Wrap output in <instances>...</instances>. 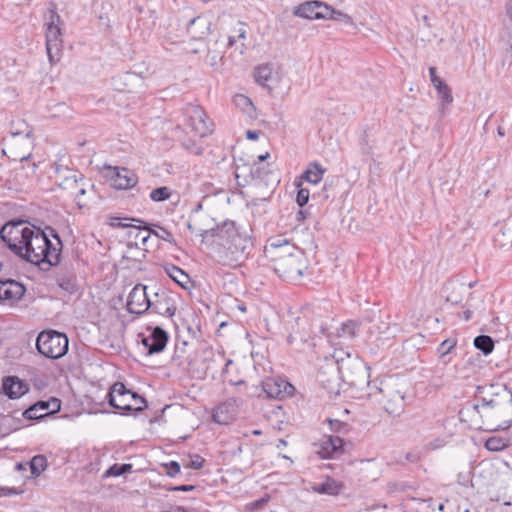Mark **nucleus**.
I'll use <instances>...</instances> for the list:
<instances>
[{
  "label": "nucleus",
  "mask_w": 512,
  "mask_h": 512,
  "mask_svg": "<svg viewBox=\"0 0 512 512\" xmlns=\"http://www.w3.org/2000/svg\"><path fill=\"white\" fill-rule=\"evenodd\" d=\"M56 243L40 228L29 226L22 221L6 223L0 229V238L15 254L28 262L40 266L57 265L62 243L57 234L50 230Z\"/></svg>",
  "instance_id": "nucleus-1"
},
{
  "label": "nucleus",
  "mask_w": 512,
  "mask_h": 512,
  "mask_svg": "<svg viewBox=\"0 0 512 512\" xmlns=\"http://www.w3.org/2000/svg\"><path fill=\"white\" fill-rule=\"evenodd\" d=\"M202 242L209 243L215 260L230 268L241 266L253 246L251 237L234 221H225L211 229L200 230Z\"/></svg>",
  "instance_id": "nucleus-2"
},
{
  "label": "nucleus",
  "mask_w": 512,
  "mask_h": 512,
  "mask_svg": "<svg viewBox=\"0 0 512 512\" xmlns=\"http://www.w3.org/2000/svg\"><path fill=\"white\" fill-rule=\"evenodd\" d=\"M460 415L476 429L505 430L512 423V393L504 390V394L490 400L483 398L481 403L466 405Z\"/></svg>",
  "instance_id": "nucleus-3"
},
{
  "label": "nucleus",
  "mask_w": 512,
  "mask_h": 512,
  "mask_svg": "<svg viewBox=\"0 0 512 512\" xmlns=\"http://www.w3.org/2000/svg\"><path fill=\"white\" fill-rule=\"evenodd\" d=\"M369 396L381 395L378 399L384 410L393 416H399L405 407V391L403 385L398 379L389 378L381 381L380 386L376 383H369Z\"/></svg>",
  "instance_id": "nucleus-4"
},
{
  "label": "nucleus",
  "mask_w": 512,
  "mask_h": 512,
  "mask_svg": "<svg viewBox=\"0 0 512 512\" xmlns=\"http://www.w3.org/2000/svg\"><path fill=\"white\" fill-rule=\"evenodd\" d=\"M110 406L122 415L129 412H141L147 408L145 398L129 390L122 382H116L107 394Z\"/></svg>",
  "instance_id": "nucleus-5"
},
{
  "label": "nucleus",
  "mask_w": 512,
  "mask_h": 512,
  "mask_svg": "<svg viewBox=\"0 0 512 512\" xmlns=\"http://www.w3.org/2000/svg\"><path fill=\"white\" fill-rule=\"evenodd\" d=\"M68 337L55 330H44L39 333L36 339L38 352L49 359H60L68 351Z\"/></svg>",
  "instance_id": "nucleus-6"
},
{
  "label": "nucleus",
  "mask_w": 512,
  "mask_h": 512,
  "mask_svg": "<svg viewBox=\"0 0 512 512\" xmlns=\"http://www.w3.org/2000/svg\"><path fill=\"white\" fill-rule=\"evenodd\" d=\"M311 314L312 313L309 309H305L295 319V323L294 325H292L291 333L289 334L288 337L290 343H294L297 341L306 342L312 336L324 334V327L322 321L319 319L312 320Z\"/></svg>",
  "instance_id": "nucleus-7"
},
{
  "label": "nucleus",
  "mask_w": 512,
  "mask_h": 512,
  "mask_svg": "<svg viewBox=\"0 0 512 512\" xmlns=\"http://www.w3.org/2000/svg\"><path fill=\"white\" fill-rule=\"evenodd\" d=\"M293 392L294 387L287 380L272 377L264 380L260 386H251L248 394L250 397H261L265 394L267 398L282 399L291 396Z\"/></svg>",
  "instance_id": "nucleus-8"
},
{
  "label": "nucleus",
  "mask_w": 512,
  "mask_h": 512,
  "mask_svg": "<svg viewBox=\"0 0 512 512\" xmlns=\"http://www.w3.org/2000/svg\"><path fill=\"white\" fill-rule=\"evenodd\" d=\"M277 260L278 263L272 266L273 270L280 277L289 281H298L308 267L307 259L302 250L296 251V253L289 258H278Z\"/></svg>",
  "instance_id": "nucleus-9"
},
{
  "label": "nucleus",
  "mask_w": 512,
  "mask_h": 512,
  "mask_svg": "<svg viewBox=\"0 0 512 512\" xmlns=\"http://www.w3.org/2000/svg\"><path fill=\"white\" fill-rule=\"evenodd\" d=\"M168 340V333L159 326L147 327L145 332L138 334V342L143 345L147 355L161 353Z\"/></svg>",
  "instance_id": "nucleus-10"
},
{
  "label": "nucleus",
  "mask_w": 512,
  "mask_h": 512,
  "mask_svg": "<svg viewBox=\"0 0 512 512\" xmlns=\"http://www.w3.org/2000/svg\"><path fill=\"white\" fill-rule=\"evenodd\" d=\"M60 16L52 11L50 16V22L47 24L46 29V51L51 64L56 63L59 60L62 38L61 29L59 27Z\"/></svg>",
  "instance_id": "nucleus-11"
},
{
  "label": "nucleus",
  "mask_w": 512,
  "mask_h": 512,
  "mask_svg": "<svg viewBox=\"0 0 512 512\" xmlns=\"http://www.w3.org/2000/svg\"><path fill=\"white\" fill-rule=\"evenodd\" d=\"M296 251H301V249L281 236L271 238L264 249L265 256L269 259L272 266L278 263V258H289L294 255Z\"/></svg>",
  "instance_id": "nucleus-12"
},
{
  "label": "nucleus",
  "mask_w": 512,
  "mask_h": 512,
  "mask_svg": "<svg viewBox=\"0 0 512 512\" xmlns=\"http://www.w3.org/2000/svg\"><path fill=\"white\" fill-rule=\"evenodd\" d=\"M187 124L198 137L202 138L211 133V123L207 120L204 110L197 105L188 104L184 108Z\"/></svg>",
  "instance_id": "nucleus-13"
},
{
  "label": "nucleus",
  "mask_w": 512,
  "mask_h": 512,
  "mask_svg": "<svg viewBox=\"0 0 512 512\" xmlns=\"http://www.w3.org/2000/svg\"><path fill=\"white\" fill-rule=\"evenodd\" d=\"M255 82L260 86L273 90L282 80V74L274 64L264 63L254 68Z\"/></svg>",
  "instance_id": "nucleus-14"
},
{
  "label": "nucleus",
  "mask_w": 512,
  "mask_h": 512,
  "mask_svg": "<svg viewBox=\"0 0 512 512\" xmlns=\"http://www.w3.org/2000/svg\"><path fill=\"white\" fill-rule=\"evenodd\" d=\"M147 287L142 284L135 285L127 299V310L132 314H143L151 306V300L147 296Z\"/></svg>",
  "instance_id": "nucleus-15"
},
{
  "label": "nucleus",
  "mask_w": 512,
  "mask_h": 512,
  "mask_svg": "<svg viewBox=\"0 0 512 512\" xmlns=\"http://www.w3.org/2000/svg\"><path fill=\"white\" fill-rule=\"evenodd\" d=\"M329 11V5L321 1H307L294 8L293 14L297 17L310 20H325Z\"/></svg>",
  "instance_id": "nucleus-16"
},
{
  "label": "nucleus",
  "mask_w": 512,
  "mask_h": 512,
  "mask_svg": "<svg viewBox=\"0 0 512 512\" xmlns=\"http://www.w3.org/2000/svg\"><path fill=\"white\" fill-rule=\"evenodd\" d=\"M111 185L115 189L126 190L138 183L137 175L124 167H108Z\"/></svg>",
  "instance_id": "nucleus-17"
},
{
  "label": "nucleus",
  "mask_w": 512,
  "mask_h": 512,
  "mask_svg": "<svg viewBox=\"0 0 512 512\" xmlns=\"http://www.w3.org/2000/svg\"><path fill=\"white\" fill-rule=\"evenodd\" d=\"M240 405L241 401L234 397L220 403L213 410L212 418L214 422L223 425L231 423L235 419Z\"/></svg>",
  "instance_id": "nucleus-18"
},
{
  "label": "nucleus",
  "mask_w": 512,
  "mask_h": 512,
  "mask_svg": "<svg viewBox=\"0 0 512 512\" xmlns=\"http://www.w3.org/2000/svg\"><path fill=\"white\" fill-rule=\"evenodd\" d=\"M60 401L53 398L50 401H39L30 408L26 409L23 413L27 419H39L50 413L59 411Z\"/></svg>",
  "instance_id": "nucleus-19"
},
{
  "label": "nucleus",
  "mask_w": 512,
  "mask_h": 512,
  "mask_svg": "<svg viewBox=\"0 0 512 512\" xmlns=\"http://www.w3.org/2000/svg\"><path fill=\"white\" fill-rule=\"evenodd\" d=\"M318 446L317 453L321 458H334L341 454L343 440L339 436H324Z\"/></svg>",
  "instance_id": "nucleus-20"
},
{
  "label": "nucleus",
  "mask_w": 512,
  "mask_h": 512,
  "mask_svg": "<svg viewBox=\"0 0 512 512\" xmlns=\"http://www.w3.org/2000/svg\"><path fill=\"white\" fill-rule=\"evenodd\" d=\"M25 287L12 279L0 278V301H17L25 294Z\"/></svg>",
  "instance_id": "nucleus-21"
},
{
  "label": "nucleus",
  "mask_w": 512,
  "mask_h": 512,
  "mask_svg": "<svg viewBox=\"0 0 512 512\" xmlns=\"http://www.w3.org/2000/svg\"><path fill=\"white\" fill-rule=\"evenodd\" d=\"M2 389L11 399H18L29 391L28 385L17 376H8L3 379Z\"/></svg>",
  "instance_id": "nucleus-22"
},
{
  "label": "nucleus",
  "mask_w": 512,
  "mask_h": 512,
  "mask_svg": "<svg viewBox=\"0 0 512 512\" xmlns=\"http://www.w3.org/2000/svg\"><path fill=\"white\" fill-rule=\"evenodd\" d=\"M210 21L203 16H197L190 20L187 25V32L193 39H202L210 32Z\"/></svg>",
  "instance_id": "nucleus-23"
},
{
  "label": "nucleus",
  "mask_w": 512,
  "mask_h": 512,
  "mask_svg": "<svg viewBox=\"0 0 512 512\" xmlns=\"http://www.w3.org/2000/svg\"><path fill=\"white\" fill-rule=\"evenodd\" d=\"M445 298L447 302L458 304L462 301L466 292V285L458 280L448 281L444 286Z\"/></svg>",
  "instance_id": "nucleus-24"
},
{
  "label": "nucleus",
  "mask_w": 512,
  "mask_h": 512,
  "mask_svg": "<svg viewBox=\"0 0 512 512\" xmlns=\"http://www.w3.org/2000/svg\"><path fill=\"white\" fill-rule=\"evenodd\" d=\"M312 491L318 494H325L330 496H336L341 493L343 490V485L341 482L327 478L324 482L313 484L311 486Z\"/></svg>",
  "instance_id": "nucleus-25"
},
{
  "label": "nucleus",
  "mask_w": 512,
  "mask_h": 512,
  "mask_svg": "<svg viewBox=\"0 0 512 512\" xmlns=\"http://www.w3.org/2000/svg\"><path fill=\"white\" fill-rule=\"evenodd\" d=\"M166 274L183 289L192 287L190 276L181 268L175 265H167L164 268Z\"/></svg>",
  "instance_id": "nucleus-26"
},
{
  "label": "nucleus",
  "mask_w": 512,
  "mask_h": 512,
  "mask_svg": "<svg viewBox=\"0 0 512 512\" xmlns=\"http://www.w3.org/2000/svg\"><path fill=\"white\" fill-rule=\"evenodd\" d=\"M325 172L326 169L320 163L311 162L303 172L301 179L316 185L322 181Z\"/></svg>",
  "instance_id": "nucleus-27"
},
{
  "label": "nucleus",
  "mask_w": 512,
  "mask_h": 512,
  "mask_svg": "<svg viewBox=\"0 0 512 512\" xmlns=\"http://www.w3.org/2000/svg\"><path fill=\"white\" fill-rule=\"evenodd\" d=\"M150 308L157 314L172 317L175 314L176 307L171 304V299L168 296H161L154 302L151 301Z\"/></svg>",
  "instance_id": "nucleus-28"
},
{
  "label": "nucleus",
  "mask_w": 512,
  "mask_h": 512,
  "mask_svg": "<svg viewBox=\"0 0 512 512\" xmlns=\"http://www.w3.org/2000/svg\"><path fill=\"white\" fill-rule=\"evenodd\" d=\"M494 244L499 248H510L512 247V226L504 224L500 226L498 231L493 237Z\"/></svg>",
  "instance_id": "nucleus-29"
},
{
  "label": "nucleus",
  "mask_w": 512,
  "mask_h": 512,
  "mask_svg": "<svg viewBox=\"0 0 512 512\" xmlns=\"http://www.w3.org/2000/svg\"><path fill=\"white\" fill-rule=\"evenodd\" d=\"M359 324L356 321L348 320L337 329V336L344 340H352L358 335Z\"/></svg>",
  "instance_id": "nucleus-30"
},
{
  "label": "nucleus",
  "mask_w": 512,
  "mask_h": 512,
  "mask_svg": "<svg viewBox=\"0 0 512 512\" xmlns=\"http://www.w3.org/2000/svg\"><path fill=\"white\" fill-rule=\"evenodd\" d=\"M318 381L326 388H332V384L338 381L337 367L335 364L327 365L325 371L318 373Z\"/></svg>",
  "instance_id": "nucleus-31"
},
{
  "label": "nucleus",
  "mask_w": 512,
  "mask_h": 512,
  "mask_svg": "<svg viewBox=\"0 0 512 512\" xmlns=\"http://www.w3.org/2000/svg\"><path fill=\"white\" fill-rule=\"evenodd\" d=\"M67 175L64 176L63 181L59 184L63 189L74 190L78 188L79 183L84 180L81 173L77 171L66 170Z\"/></svg>",
  "instance_id": "nucleus-32"
},
{
  "label": "nucleus",
  "mask_w": 512,
  "mask_h": 512,
  "mask_svg": "<svg viewBox=\"0 0 512 512\" xmlns=\"http://www.w3.org/2000/svg\"><path fill=\"white\" fill-rule=\"evenodd\" d=\"M132 222L143 223V221L140 220V219L129 218V217H116V216H112V217H109L108 220H107V224L109 226L113 227V228H118V227H122V228H126V227L140 228V226L132 224Z\"/></svg>",
  "instance_id": "nucleus-33"
},
{
  "label": "nucleus",
  "mask_w": 512,
  "mask_h": 512,
  "mask_svg": "<svg viewBox=\"0 0 512 512\" xmlns=\"http://www.w3.org/2000/svg\"><path fill=\"white\" fill-rule=\"evenodd\" d=\"M325 20H334L347 26H355L352 17L340 10H336L329 6L327 18Z\"/></svg>",
  "instance_id": "nucleus-34"
},
{
  "label": "nucleus",
  "mask_w": 512,
  "mask_h": 512,
  "mask_svg": "<svg viewBox=\"0 0 512 512\" xmlns=\"http://www.w3.org/2000/svg\"><path fill=\"white\" fill-rule=\"evenodd\" d=\"M233 102L236 107L249 116H252L255 111L254 105L251 99L243 94H237L233 98Z\"/></svg>",
  "instance_id": "nucleus-35"
},
{
  "label": "nucleus",
  "mask_w": 512,
  "mask_h": 512,
  "mask_svg": "<svg viewBox=\"0 0 512 512\" xmlns=\"http://www.w3.org/2000/svg\"><path fill=\"white\" fill-rule=\"evenodd\" d=\"M474 346L485 355H488L494 349V342L488 335H479L474 339Z\"/></svg>",
  "instance_id": "nucleus-36"
},
{
  "label": "nucleus",
  "mask_w": 512,
  "mask_h": 512,
  "mask_svg": "<svg viewBox=\"0 0 512 512\" xmlns=\"http://www.w3.org/2000/svg\"><path fill=\"white\" fill-rule=\"evenodd\" d=\"M31 469V475L38 477L47 468V459L43 455L34 456L28 463Z\"/></svg>",
  "instance_id": "nucleus-37"
},
{
  "label": "nucleus",
  "mask_w": 512,
  "mask_h": 512,
  "mask_svg": "<svg viewBox=\"0 0 512 512\" xmlns=\"http://www.w3.org/2000/svg\"><path fill=\"white\" fill-rule=\"evenodd\" d=\"M437 90L438 97L442 100L443 104H451L453 102V96L449 86L443 81H436L433 85Z\"/></svg>",
  "instance_id": "nucleus-38"
},
{
  "label": "nucleus",
  "mask_w": 512,
  "mask_h": 512,
  "mask_svg": "<svg viewBox=\"0 0 512 512\" xmlns=\"http://www.w3.org/2000/svg\"><path fill=\"white\" fill-rule=\"evenodd\" d=\"M143 230L146 231V235L141 236V242L142 244H145L150 237L151 234H154L158 238L167 241L172 242L173 235L171 232H169L167 229L160 227L159 231H149L146 227H143Z\"/></svg>",
  "instance_id": "nucleus-39"
},
{
  "label": "nucleus",
  "mask_w": 512,
  "mask_h": 512,
  "mask_svg": "<svg viewBox=\"0 0 512 512\" xmlns=\"http://www.w3.org/2000/svg\"><path fill=\"white\" fill-rule=\"evenodd\" d=\"M170 196V189L166 186L156 188L150 192V199L154 202L165 201L169 199Z\"/></svg>",
  "instance_id": "nucleus-40"
},
{
  "label": "nucleus",
  "mask_w": 512,
  "mask_h": 512,
  "mask_svg": "<svg viewBox=\"0 0 512 512\" xmlns=\"http://www.w3.org/2000/svg\"><path fill=\"white\" fill-rule=\"evenodd\" d=\"M457 340L455 338H448L442 341L438 347V352L440 354V358H445L452 349L456 346Z\"/></svg>",
  "instance_id": "nucleus-41"
},
{
  "label": "nucleus",
  "mask_w": 512,
  "mask_h": 512,
  "mask_svg": "<svg viewBox=\"0 0 512 512\" xmlns=\"http://www.w3.org/2000/svg\"><path fill=\"white\" fill-rule=\"evenodd\" d=\"M250 173L253 179L265 182L268 181V177L270 174L265 170L264 166H261L260 164H254L253 167L251 168Z\"/></svg>",
  "instance_id": "nucleus-42"
},
{
  "label": "nucleus",
  "mask_w": 512,
  "mask_h": 512,
  "mask_svg": "<svg viewBox=\"0 0 512 512\" xmlns=\"http://www.w3.org/2000/svg\"><path fill=\"white\" fill-rule=\"evenodd\" d=\"M485 447L490 451H501L506 447V443L500 437H491L485 442Z\"/></svg>",
  "instance_id": "nucleus-43"
},
{
  "label": "nucleus",
  "mask_w": 512,
  "mask_h": 512,
  "mask_svg": "<svg viewBox=\"0 0 512 512\" xmlns=\"http://www.w3.org/2000/svg\"><path fill=\"white\" fill-rule=\"evenodd\" d=\"M298 188L296 202L300 207L305 206L309 201L310 192L308 189L302 188L300 182H295Z\"/></svg>",
  "instance_id": "nucleus-44"
},
{
  "label": "nucleus",
  "mask_w": 512,
  "mask_h": 512,
  "mask_svg": "<svg viewBox=\"0 0 512 512\" xmlns=\"http://www.w3.org/2000/svg\"><path fill=\"white\" fill-rule=\"evenodd\" d=\"M270 500L269 495H265L255 501H252L246 505V508L250 512H255L264 508Z\"/></svg>",
  "instance_id": "nucleus-45"
},
{
  "label": "nucleus",
  "mask_w": 512,
  "mask_h": 512,
  "mask_svg": "<svg viewBox=\"0 0 512 512\" xmlns=\"http://www.w3.org/2000/svg\"><path fill=\"white\" fill-rule=\"evenodd\" d=\"M182 145L186 150H188L192 154L200 155L202 153V147L195 140H183Z\"/></svg>",
  "instance_id": "nucleus-46"
},
{
  "label": "nucleus",
  "mask_w": 512,
  "mask_h": 512,
  "mask_svg": "<svg viewBox=\"0 0 512 512\" xmlns=\"http://www.w3.org/2000/svg\"><path fill=\"white\" fill-rule=\"evenodd\" d=\"M204 459L199 455L190 456V460L184 466L186 468L200 469L203 467Z\"/></svg>",
  "instance_id": "nucleus-47"
},
{
  "label": "nucleus",
  "mask_w": 512,
  "mask_h": 512,
  "mask_svg": "<svg viewBox=\"0 0 512 512\" xmlns=\"http://www.w3.org/2000/svg\"><path fill=\"white\" fill-rule=\"evenodd\" d=\"M166 474L170 477H175L180 473V464L177 461H171L165 464Z\"/></svg>",
  "instance_id": "nucleus-48"
},
{
  "label": "nucleus",
  "mask_w": 512,
  "mask_h": 512,
  "mask_svg": "<svg viewBox=\"0 0 512 512\" xmlns=\"http://www.w3.org/2000/svg\"><path fill=\"white\" fill-rule=\"evenodd\" d=\"M121 475H123V473L120 464H114L104 472L103 478L119 477Z\"/></svg>",
  "instance_id": "nucleus-49"
},
{
  "label": "nucleus",
  "mask_w": 512,
  "mask_h": 512,
  "mask_svg": "<svg viewBox=\"0 0 512 512\" xmlns=\"http://www.w3.org/2000/svg\"><path fill=\"white\" fill-rule=\"evenodd\" d=\"M397 330H398V327L396 324H394L392 327L389 326L388 324H385L384 328L379 327V334H382V335L386 336L387 338L395 337Z\"/></svg>",
  "instance_id": "nucleus-50"
},
{
  "label": "nucleus",
  "mask_w": 512,
  "mask_h": 512,
  "mask_svg": "<svg viewBox=\"0 0 512 512\" xmlns=\"http://www.w3.org/2000/svg\"><path fill=\"white\" fill-rule=\"evenodd\" d=\"M237 40H245L247 37V31L244 23L239 22L238 27L235 28Z\"/></svg>",
  "instance_id": "nucleus-51"
},
{
  "label": "nucleus",
  "mask_w": 512,
  "mask_h": 512,
  "mask_svg": "<svg viewBox=\"0 0 512 512\" xmlns=\"http://www.w3.org/2000/svg\"><path fill=\"white\" fill-rule=\"evenodd\" d=\"M330 427L335 432H340L345 428V424L339 420H329Z\"/></svg>",
  "instance_id": "nucleus-52"
},
{
  "label": "nucleus",
  "mask_w": 512,
  "mask_h": 512,
  "mask_svg": "<svg viewBox=\"0 0 512 512\" xmlns=\"http://www.w3.org/2000/svg\"><path fill=\"white\" fill-rule=\"evenodd\" d=\"M405 459L408 461V462H411V463H416L420 460V453L419 452H408L406 453L405 455Z\"/></svg>",
  "instance_id": "nucleus-53"
},
{
  "label": "nucleus",
  "mask_w": 512,
  "mask_h": 512,
  "mask_svg": "<svg viewBox=\"0 0 512 512\" xmlns=\"http://www.w3.org/2000/svg\"><path fill=\"white\" fill-rule=\"evenodd\" d=\"M429 74H430V80H431L433 85L436 84V81H441L442 80L441 78H439L436 75V68L435 67H430L429 68Z\"/></svg>",
  "instance_id": "nucleus-54"
},
{
  "label": "nucleus",
  "mask_w": 512,
  "mask_h": 512,
  "mask_svg": "<svg viewBox=\"0 0 512 512\" xmlns=\"http://www.w3.org/2000/svg\"><path fill=\"white\" fill-rule=\"evenodd\" d=\"M193 489H194L193 485H180V486H176V487L172 488V490H174V491H182V492L192 491Z\"/></svg>",
  "instance_id": "nucleus-55"
},
{
  "label": "nucleus",
  "mask_w": 512,
  "mask_h": 512,
  "mask_svg": "<svg viewBox=\"0 0 512 512\" xmlns=\"http://www.w3.org/2000/svg\"><path fill=\"white\" fill-rule=\"evenodd\" d=\"M505 12L510 21H512V0H509L505 5Z\"/></svg>",
  "instance_id": "nucleus-56"
},
{
  "label": "nucleus",
  "mask_w": 512,
  "mask_h": 512,
  "mask_svg": "<svg viewBox=\"0 0 512 512\" xmlns=\"http://www.w3.org/2000/svg\"><path fill=\"white\" fill-rule=\"evenodd\" d=\"M85 188L83 187V185H81L79 183V186L78 188H75L72 193L75 195L76 198H78L80 195H84L85 194Z\"/></svg>",
  "instance_id": "nucleus-57"
},
{
  "label": "nucleus",
  "mask_w": 512,
  "mask_h": 512,
  "mask_svg": "<svg viewBox=\"0 0 512 512\" xmlns=\"http://www.w3.org/2000/svg\"><path fill=\"white\" fill-rule=\"evenodd\" d=\"M443 446V441L441 439H436L434 442L428 444L430 449H438Z\"/></svg>",
  "instance_id": "nucleus-58"
},
{
  "label": "nucleus",
  "mask_w": 512,
  "mask_h": 512,
  "mask_svg": "<svg viewBox=\"0 0 512 512\" xmlns=\"http://www.w3.org/2000/svg\"><path fill=\"white\" fill-rule=\"evenodd\" d=\"M307 217H308V212H307V210H299V211L297 212V220H298L299 222L304 221Z\"/></svg>",
  "instance_id": "nucleus-59"
},
{
  "label": "nucleus",
  "mask_w": 512,
  "mask_h": 512,
  "mask_svg": "<svg viewBox=\"0 0 512 512\" xmlns=\"http://www.w3.org/2000/svg\"><path fill=\"white\" fill-rule=\"evenodd\" d=\"M120 466H121L123 475L132 472V469H133L132 464H120Z\"/></svg>",
  "instance_id": "nucleus-60"
},
{
  "label": "nucleus",
  "mask_w": 512,
  "mask_h": 512,
  "mask_svg": "<svg viewBox=\"0 0 512 512\" xmlns=\"http://www.w3.org/2000/svg\"><path fill=\"white\" fill-rule=\"evenodd\" d=\"M168 512H192V511L187 508H184L182 506H176V507L170 509Z\"/></svg>",
  "instance_id": "nucleus-61"
},
{
  "label": "nucleus",
  "mask_w": 512,
  "mask_h": 512,
  "mask_svg": "<svg viewBox=\"0 0 512 512\" xmlns=\"http://www.w3.org/2000/svg\"><path fill=\"white\" fill-rule=\"evenodd\" d=\"M258 136H259V134H258L257 131H252V130H248L247 131V138L248 139L256 140V139H258Z\"/></svg>",
  "instance_id": "nucleus-62"
},
{
  "label": "nucleus",
  "mask_w": 512,
  "mask_h": 512,
  "mask_svg": "<svg viewBox=\"0 0 512 512\" xmlns=\"http://www.w3.org/2000/svg\"><path fill=\"white\" fill-rule=\"evenodd\" d=\"M236 42H237V38L235 35H230L228 37V46L232 47L235 45Z\"/></svg>",
  "instance_id": "nucleus-63"
},
{
  "label": "nucleus",
  "mask_w": 512,
  "mask_h": 512,
  "mask_svg": "<svg viewBox=\"0 0 512 512\" xmlns=\"http://www.w3.org/2000/svg\"><path fill=\"white\" fill-rule=\"evenodd\" d=\"M286 446H287V442H286L284 439H279V440H278V443H277V445H276V447H277L278 449L283 448V447H286Z\"/></svg>",
  "instance_id": "nucleus-64"
}]
</instances>
